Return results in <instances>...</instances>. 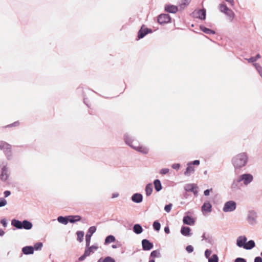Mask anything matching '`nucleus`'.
I'll return each instance as SVG.
<instances>
[{
    "label": "nucleus",
    "mask_w": 262,
    "mask_h": 262,
    "mask_svg": "<svg viewBox=\"0 0 262 262\" xmlns=\"http://www.w3.org/2000/svg\"><path fill=\"white\" fill-rule=\"evenodd\" d=\"M101 262H115V260L112 257L110 256H107L104 259L102 258Z\"/></svg>",
    "instance_id": "37998d69"
},
{
    "label": "nucleus",
    "mask_w": 262,
    "mask_h": 262,
    "mask_svg": "<svg viewBox=\"0 0 262 262\" xmlns=\"http://www.w3.org/2000/svg\"><path fill=\"white\" fill-rule=\"evenodd\" d=\"M19 125V121H15L12 124L8 125L6 127H13V126H17Z\"/></svg>",
    "instance_id": "8fccbe9b"
},
{
    "label": "nucleus",
    "mask_w": 262,
    "mask_h": 262,
    "mask_svg": "<svg viewBox=\"0 0 262 262\" xmlns=\"http://www.w3.org/2000/svg\"><path fill=\"white\" fill-rule=\"evenodd\" d=\"M98 247L96 245H93L92 246H86L84 252L82 255L79 257L78 261H81L84 260L86 258V257L89 256L91 254L94 253L96 251L98 250Z\"/></svg>",
    "instance_id": "20e7f679"
},
{
    "label": "nucleus",
    "mask_w": 262,
    "mask_h": 262,
    "mask_svg": "<svg viewBox=\"0 0 262 262\" xmlns=\"http://www.w3.org/2000/svg\"><path fill=\"white\" fill-rule=\"evenodd\" d=\"M118 196H119V193L117 192H116V193H113L112 198H117Z\"/></svg>",
    "instance_id": "680f3d73"
},
{
    "label": "nucleus",
    "mask_w": 262,
    "mask_h": 262,
    "mask_svg": "<svg viewBox=\"0 0 262 262\" xmlns=\"http://www.w3.org/2000/svg\"><path fill=\"white\" fill-rule=\"evenodd\" d=\"M189 3V0H181L180 6L183 8L185 6L188 5Z\"/></svg>",
    "instance_id": "c03bdc74"
},
{
    "label": "nucleus",
    "mask_w": 262,
    "mask_h": 262,
    "mask_svg": "<svg viewBox=\"0 0 262 262\" xmlns=\"http://www.w3.org/2000/svg\"><path fill=\"white\" fill-rule=\"evenodd\" d=\"M142 249L144 251H148L152 249L154 245L148 239H144L142 241Z\"/></svg>",
    "instance_id": "f3484780"
},
{
    "label": "nucleus",
    "mask_w": 262,
    "mask_h": 262,
    "mask_svg": "<svg viewBox=\"0 0 262 262\" xmlns=\"http://www.w3.org/2000/svg\"><path fill=\"white\" fill-rule=\"evenodd\" d=\"M248 161V155L245 152H242L235 155L231 159V163L235 170H240L246 166Z\"/></svg>",
    "instance_id": "f257e3e1"
},
{
    "label": "nucleus",
    "mask_w": 262,
    "mask_h": 262,
    "mask_svg": "<svg viewBox=\"0 0 262 262\" xmlns=\"http://www.w3.org/2000/svg\"><path fill=\"white\" fill-rule=\"evenodd\" d=\"M206 10L204 9L199 10L193 12L194 16L201 20H205L206 18Z\"/></svg>",
    "instance_id": "a211bd4d"
},
{
    "label": "nucleus",
    "mask_w": 262,
    "mask_h": 262,
    "mask_svg": "<svg viewBox=\"0 0 262 262\" xmlns=\"http://www.w3.org/2000/svg\"><path fill=\"white\" fill-rule=\"evenodd\" d=\"M203 214L206 215V213H210L212 211V205L209 202H205L201 207Z\"/></svg>",
    "instance_id": "2eb2a0df"
},
{
    "label": "nucleus",
    "mask_w": 262,
    "mask_h": 262,
    "mask_svg": "<svg viewBox=\"0 0 262 262\" xmlns=\"http://www.w3.org/2000/svg\"><path fill=\"white\" fill-rule=\"evenodd\" d=\"M242 184L241 181L239 180V178H237L236 179H234L231 185V189L233 191H236L241 189Z\"/></svg>",
    "instance_id": "dca6fc26"
},
{
    "label": "nucleus",
    "mask_w": 262,
    "mask_h": 262,
    "mask_svg": "<svg viewBox=\"0 0 262 262\" xmlns=\"http://www.w3.org/2000/svg\"><path fill=\"white\" fill-rule=\"evenodd\" d=\"M234 262H247L246 260L243 258L238 257L234 260Z\"/></svg>",
    "instance_id": "864d4df0"
},
{
    "label": "nucleus",
    "mask_w": 262,
    "mask_h": 262,
    "mask_svg": "<svg viewBox=\"0 0 262 262\" xmlns=\"http://www.w3.org/2000/svg\"><path fill=\"white\" fill-rule=\"evenodd\" d=\"M145 191L146 195L147 196H149L151 194L153 191V186L151 183H149L146 186Z\"/></svg>",
    "instance_id": "a878e982"
},
{
    "label": "nucleus",
    "mask_w": 262,
    "mask_h": 262,
    "mask_svg": "<svg viewBox=\"0 0 262 262\" xmlns=\"http://www.w3.org/2000/svg\"><path fill=\"white\" fill-rule=\"evenodd\" d=\"M181 233L185 236H189L192 235V233H190V228L185 226L182 227Z\"/></svg>",
    "instance_id": "5701e85b"
},
{
    "label": "nucleus",
    "mask_w": 262,
    "mask_h": 262,
    "mask_svg": "<svg viewBox=\"0 0 262 262\" xmlns=\"http://www.w3.org/2000/svg\"><path fill=\"white\" fill-rule=\"evenodd\" d=\"M257 213L254 210H249L247 213V221L250 225H255L257 224Z\"/></svg>",
    "instance_id": "6e6552de"
},
{
    "label": "nucleus",
    "mask_w": 262,
    "mask_h": 262,
    "mask_svg": "<svg viewBox=\"0 0 262 262\" xmlns=\"http://www.w3.org/2000/svg\"><path fill=\"white\" fill-rule=\"evenodd\" d=\"M225 14L229 17L230 21H232L233 19L235 16L234 13L230 9H229Z\"/></svg>",
    "instance_id": "72a5a7b5"
},
{
    "label": "nucleus",
    "mask_w": 262,
    "mask_h": 262,
    "mask_svg": "<svg viewBox=\"0 0 262 262\" xmlns=\"http://www.w3.org/2000/svg\"><path fill=\"white\" fill-rule=\"evenodd\" d=\"M195 188H194V190L192 191L191 192H192L193 193V194H194V195L195 196H197L198 195V190Z\"/></svg>",
    "instance_id": "0e129e2a"
},
{
    "label": "nucleus",
    "mask_w": 262,
    "mask_h": 262,
    "mask_svg": "<svg viewBox=\"0 0 262 262\" xmlns=\"http://www.w3.org/2000/svg\"><path fill=\"white\" fill-rule=\"evenodd\" d=\"M150 256L153 258L159 257L161 256V254L159 250H154L151 252Z\"/></svg>",
    "instance_id": "4c0bfd02"
},
{
    "label": "nucleus",
    "mask_w": 262,
    "mask_h": 262,
    "mask_svg": "<svg viewBox=\"0 0 262 262\" xmlns=\"http://www.w3.org/2000/svg\"><path fill=\"white\" fill-rule=\"evenodd\" d=\"M57 221L60 223L67 225L69 222V217L68 216L63 217L62 216H59L57 218Z\"/></svg>",
    "instance_id": "7c9ffc66"
},
{
    "label": "nucleus",
    "mask_w": 262,
    "mask_h": 262,
    "mask_svg": "<svg viewBox=\"0 0 262 262\" xmlns=\"http://www.w3.org/2000/svg\"><path fill=\"white\" fill-rule=\"evenodd\" d=\"M186 250L188 253H191L193 251V247L191 245H189L186 247Z\"/></svg>",
    "instance_id": "3c124183"
},
{
    "label": "nucleus",
    "mask_w": 262,
    "mask_h": 262,
    "mask_svg": "<svg viewBox=\"0 0 262 262\" xmlns=\"http://www.w3.org/2000/svg\"><path fill=\"white\" fill-rule=\"evenodd\" d=\"M202 240H206L207 241L209 238V236L208 237H206V234L204 233L203 235L202 236Z\"/></svg>",
    "instance_id": "052dcab7"
},
{
    "label": "nucleus",
    "mask_w": 262,
    "mask_h": 262,
    "mask_svg": "<svg viewBox=\"0 0 262 262\" xmlns=\"http://www.w3.org/2000/svg\"><path fill=\"white\" fill-rule=\"evenodd\" d=\"M212 189L211 188L210 189H206L204 191V194L205 196H208L209 195L210 191H211Z\"/></svg>",
    "instance_id": "5fc2aeb1"
},
{
    "label": "nucleus",
    "mask_w": 262,
    "mask_h": 262,
    "mask_svg": "<svg viewBox=\"0 0 262 262\" xmlns=\"http://www.w3.org/2000/svg\"><path fill=\"white\" fill-rule=\"evenodd\" d=\"M149 262H155V261L154 259H149Z\"/></svg>",
    "instance_id": "774afa93"
},
{
    "label": "nucleus",
    "mask_w": 262,
    "mask_h": 262,
    "mask_svg": "<svg viewBox=\"0 0 262 262\" xmlns=\"http://www.w3.org/2000/svg\"><path fill=\"white\" fill-rule=\"evenodd\" d=\"M133 231L137 234H139L143 232L142 226L139 224H135L133 227Z\"/></svg>",
    "instance_id": "c85d7f7f"
},
{
    "label": "nucleus",
    "mask_w": 262,
    "mask_h": 262,
    "mask_svg": "<svg viewBox=\"0 0 262 262\" xmlns=\"http://www.w3.org/2000/svg\"><path fill=\"white\" fill-rule=\"evenodd\" d=\"M96 228L95 226H91L89 228L88 231L85 235L86 246L90 245L91 236L96 232Z\"/></svg>",
    "instance_id": "f8f14e48"
},
{
    "label": "nucleus",
    "mask_w": 262,
    "mask_h": 262,
    "mask_svg": "<svg viewBox=\"0 0 262 262\" xmlns=\"http://www.w3.org/2000/svg\"><path fill=\"white\" fill-rule=\"evenodd\" d=\"M5 234V232L3 230L0 229V236H3Z\"/></svg>",
    "instance_id": "69168bd1"
},
{
    "label": "nucleus",
    "mask_w": 262,
    "mask_h": 262,
    "mask_svg": "<svg viewBox=\"0 0 262 262\" xmlns=\"http://www.w3.org/2000/svg\"><path fill=\"white\" fill-rule=\"evenodd\" d=\"M180 166H181V165L179 163H174L171 165V167L173 169H176L177 170H178L180 169Z\"/></svg>",
    "instance_id": "09e8293b"
},
{
    "label": "nucleus",
    "mask_w": 262,
    "mask_h": 262,
    "mask_svg": "<svg viewBox=\"0 0 262 262\" xmlns=\"http://www.w3.org/2000/svg\"><path fill=\"white\" fill-rule=\"evenodd\" d=\"M236 208V202L234 201H228L224 204L223 208V211L224 212H231L234 211Z\"/></svg>",
    "instance_id": "1a4fd4ad"
},
{
    "label": "nucleus",
    "mask_w": 262,
    "mask_h": 262,
    "mask_svg": "<svg viewBox=\"0 0 262 262\" xmlns=\"http://www.w3.org/2000/svg\"><path fill=\"white\" fill-rule=\"evenodd\" d=\"M4 194L5 197L7 198L10 195L11 192L9 190H6L4 191Z\"/></svg>",
    "instance_id": "6e6d98bb"
},
{
    "label": "nucleus",
    "mask_w": 262,
    "mask_h": 262,
    "mask_svg": "<svg viewBox=\"0 0 262 262\" xmlns=\"http://www.w3.org/2000/svg\"><path fill=\"white\" fill-rule=\"evenodd\" d=\"M172 206V204L170 203L168 205H166L164 207V210L167 212H169L171 210Z\"/></svg>",
    "instance_id": "a18cd8bd"
},
{
    "label": "nucleus",
    "mask_w": 262,
    "mask_h": 262,
    "mask_svg": "<svg viewBox=\"0 0 262 262\" xmlns=\"http://www.w3.org/2000/svg\"><path fill=\"white\" fill-rule=\"evenodd\" d=\"M169 170L168 168H162L160 171V173L165 174L169 172Z\"/></svg>",
    "instance_id": "603ef678"
},
{
    "label": "nucleus",
    "mask_w": 262,
    "mask_h": 262,
    "mask_svg": "<svg viewBox=\"0 0 262 262\" xmlns=\"http://www.w3.org/2000/svg\"><path fill=\"white\" fill-rule=\"evenodd\" d=\"M69 222L71 223H74L80 221L81 217L79 215H70L68 216Z\"/></svg>",
    "instance_id": "cd10ccee"
},
{
    "label": "nucleus",
    "mask_w": 262,
    "mask_h": 262,
    "mask_svg": "<svg viewBox=\"0 0 262 262\" xmlns=\"http://www.w3.org/2000/svg\"><path fill=\"white\" fill-rule=\"evenodd\" d=\"M200 163V162L199 160H196L192 162H188L187 164V167L185 171L184 172L185 176H190L195 171L194 165L198 166L199 165Z\"/></svg>",
    "instance_id": "0eeeda50"
},
{
    "label": "nucleus",
    "mask_w": 262,
    "mask_h": 262,
    "mask_svg": "<svg viewBox=\"0 0 262 262\" xmlns=\"http://www.w3.org/2000/svg\"><path fill=\"white\" fill-rule=\"evenodd\" d=\"M154 185L155 188L157 192L160 191L162 188L161 183L158 179H156L154 181Z\"/></svg>",
    "instance_id": "c756f323"
},
{
    "label": "nucleus",
    "mask_w": 262,
    "mask_h": 262,
    "mask_svg": "<svg viewBox=\"0 0 262 262\" xmlns=\"http://www.w3.org/2000/svg\"><path fill=\"white\" fill-rule=\"evenodd\" d=\"M254 262H262V258L259 256L256 257Z\"/></svg>",
    "instance_id": "4d7b16f0"
},
{
    "label": "nucleus",
    "mask_w": 262,
    "mask_h": 262,
    "mask_svg": "<svg viewBox=\"0 0 262 262\" xmlns=\"http://www.w3.org/2000/svg\"><path fill=\"white\" fill-rule=\"evenodd\" d=\"M196 188V186L193 184H186L185 187V190L186 191H190L191 192L192 191L194 190V188Z\"/></svg>",
    "instance_id": "f704fd0d"
},
{
    "label": "nucleus",
    "mask_w": 262,
    "mask_h": 262,
    "mask_svg": "<svg viewBox=\"0 0 262 262\" xmlns=\"http://www.w3.org/2000/svg\"><path fill=\"white\" fill-rule=\"evenodd\" d=\"M208 262H219V258L216 254H213L208 259Z\"/></svg>",
    "instance_id": "ea45409f"
},
{
    "label": "nucleus",
    "mask_w": 262,
    "mask_h": 262,
    "mask_svg": "<svg viewBox=\"0 0 262 262\" xmlns=\"http://www.w3.org/2000/svg\"><path fill=\"white\" fill-rule=\"evenodd\" d=\"M34 251V248L32 246H25L22 248V252L25 255L32 254Z\"/></svg>",
    "instance_id": "412c9836"
},
{
    "label": "nucleus",
    "mask_w": 262,
    "mask_h": 262,
    "mask_svg": "<svg viewBox=\"0 0 262 262\" xmlns=\"http://www.w3.org/2000/svg\"><path fill=\"white\" fill-rule=\"evenodd\" d=\"M200 28L202 31L207 34H214L215 33L214 31L207 28L203 25H200Z\"/></svg>",
    "instance_id": "393cba45"
},
{
    "label": "nucleus",
    "mask_w": 262,
    "mask_h": 262,
    "mask_svg": "<svg viewBox=\"0 0 262 262\" xmlns=\"http://www.w3.org/2000/svg\"><path fill=\"white\" fill-rule=\"evenodd\" d=\"M77 236V240L81 242L83 241V236H84V232L83 231H77L76 233Z\"/></svg>",
    "instance_id": "58836bf2"
},
{
    "label": "nucleus",
    "mask_w": 262,
    "mask_h": 262,
    "mask_svg": "<svg viewBox=\"0 0 262 262\" xmlns=\"http://www.w3.org/2000/svg\"><path fill=\"white\" fill-rule=\"evenodd\" d=\"M1 223L3 225V226L6 227L7 225V223L5 219H3L1 221Z\"/></svg>",
    "instance_id": "13d9d810"
},
{
    "label": "nucleus",
    "mask_w": 262,
    "mask_h": 262,
    "mask_svg": "<svg viewBox=\"0 0 262 262\" xmlns=\"http://www.w3.org/2000/svg\"><path fill=\"white\" fill-rule=\"evenodd\" d=\"M261 57L259 54H257L255 57H252L250 58L247 59L245 58L246 60H248L249 62L253 63L255 62L258 59Z\"/></svg>",
    "instance_id": "e433bc0d"
},
{
    "label": "nucleus",
    "mask_w": 262,
    "mask_h": 262,
    "mask_svg": "<svg viewBox=\"0 0 262 262\" xmlns=\"http://www.w3.org/2000/svg\"><path fill=\"white\" fill-rule=\"evenodd\" d=\"M212 253V251L209 249H207L205 251V256L207 258H209V256H210Z\"/></svg>",
    "instance_id": "de8ad7c7"
},
{
    "label": "nucleus",
    "mask_w": 262,
    "mask_h": 262,
    "mask_svg": "<svg viewBox=\"0 0 262 262\" xmlns=\"http://www.w3.org/2000/svg\"><path fill=\"white\" fill-rule=\"evenodd\" d=\"M226 2H228L231 6L234 5V1L233 0H225Z\"/></svg>",
    "instance_id": "e2e57ef3"
},
{
    "label": "nucleus",
    "mask_w": 262,
    "mask_h": 262,
    "mask_svg": "<svg viewBox=\"0 0 262 262\" xmlns=\"http://www.w3.org/2000/svg\"><path fill=\"white\" fill-rule=\"evenodd\" d=\"M152 31L150 29L145 27L144 25H142L138 33V37L139 39L143 38L148 33H152Z\"/></svg>",
    "instance_id": "ddd939ff"
},
{
    "label": "nucleus",
    "mask_w": 262,
    "mask_h": 262,
    "mask_svg": "<svg viewBox=\"0 0 262 262\" xmlns=\"http://www.w3.org/2000/svg\"><path fill=\"white\" fill-rule=\"evenodd\" d=\"M115 240H116V238L114 235H108L105 239L104 244L107 245L111 243L114 242L115 241Z\"/></svg>",
    "instance_id": "2f4dec72"
},
{
    "label": "nucleus",
    "mask_w": 262,
    "mask_h": 262,
    "mask_svg": "<svg viewBox=\"0 0 262 262\" xmlns=\"http://www.w3.org/2000/svg\"><path fill=\"white\" fill-rule=\"evenodd\" d=\"M1 166V170L0 179L3 182H6L8 180L10 175L8 167H7V164L6 162H3Z\"/></svg>",
    "instance_id": "423d86ee"
},
{
    "label": "nucleus",
    "mask_w": 262,
    "mask_h": 262,
    "mask_svg": "<svg viewBox=\"0 0 262 262\" xmlns=\"http://www.w3.org/2000/svg\"><path fill=\"white\" fill-rule=\"evenodd\" d=\"M183 222L184 224L187 225H193L194 224V220L190 216L187 215L183 217Z\"/></svg>",
    "instance_id": "4be33fe9"
},
{
    "label": "nucleus",
    "mask_w": 262,
    "mask_h": 262,
    "mask_svg": "<svg viewBox=\"0 0 262 262\" xmlns=\"http://www.w3.org/2000/svg\"><path fill=\"white\" fill-rule=\"evenodd\" d=\"M123 140L125 144L132 148L137 142L135 141V138L128 133L124 134Z\"/></svg>",
    "instance_id": "9d476101"
},
{
    "label": "nucleus",
    "mask_w": 262,
    "mask_h": 262,
    "mask_svg": "<svg viewBox=\"0 0 262 262\" xmlns=\"http://www.w3.org/2000/svg\"><path fill=\"white\" fill-rule=\"evenodd\" d=\"M0 149L2 150L8 160L12 158L11 145L7 142L1 141H0Z\"/></svg>",
    "instance_id": "7ed1b4c3"
},
{
    "label": "nucleus",
    "mask_w": 262,
    "mask_h": 262,
    "mask_svg": "<svg viewBox=\"0 0 262 262\" xmlns=\"http://www.w3.org/2000/svg\"><path fill=\"white\" fill-rule=\"evenodd\" d=\"M247 241V238L245 235L239 236L236 239V245L238 247L244 248Z\"/></svg>",
    "instance_id": "6ab92c4d"
},
{
    "label": "nucleus",
    "mask_w": 262,
    "mask_h": 262,
    "mask_svg": "<svg viewBox=\"0 0 262 262\" xmlns=\"http://www.w3.org/2000/svg\"><path fill=\"white\" fill-rule=\"evenodd\" d=\"M164 231L166 234H169L170 233V230L168 226H166L164 228Z\"/></svg>",
    "instance_id": "bf43d9fd"
},
{
    "label": "nucleus",
    "mask_w": 262,
    "mask_h": 262,
    "mask_svg": "<svg viewBox=\"0 0 262 262\" xmlns=\"http://www.w3.org/2000/svg\"><path fill=\"white\" fill-rule=\"evenodd\" d=\"M170 17L168 14H162L158 16V22L160 24H164L169 23L170 21Z\"/></svg>",
    "instance_id": "4468645a"
},
{
    "label": "nucleus",
    "mask_w": 262,
    "mask_h": 262,
    "mask_svg": "<svg viewBox=\"0 0 262 262\" xmlns=\"http://www.w3.org/2000/svg\"><path fill=\"white\" fill-rule=\"evenodd\" d=\"M42 243L40 242L36 243L34 245L33 248H34V250H40L41 249L42 247Z\"/></svg>",
    "instance_id": "79ce46f5"
},
{
    "label": "nucleus",
    "mask_w": 262,
    "mask_h": 262,
    "mask_svg": "<svg viewBox=\"0 0 262 262\" xmlns=\"http://www.w3.org/2000/svg\"><path fill=\"white\" fill-rule=\"evenodd\" d=\"M133 149L143 155L147 154L149 150V148L147 146L141 145L138 142L135 144V145L133 146Z\"/></svg>",
    "instance_id": "9b49d317"
},
{
    "label": "nucleus",
    "mask_w": 262,
    "mask_h": 262,
    "mask_svg": "<svg viewBox=\"0 0 262 262\" xmlns=\"http://www.w3.org/2000/svg\"><path fill=\"white\" fill-rule=\"evenodd\" d=\"M165 10L171 13H175L178 11V8L177 6L174 5H166L165 7Z\"/></svg>",
    "instance_id": "b1692460"
},
{
    "label": "nucleus",
    "mask_w": 262,
    "mask_h": 262,
    "mask_svg": "<svg viewBox=\"0 0 262 262\" xmlns=\"http://www.w3.org/2000/svg\"><path fill=\"white\" fill-rule=\"evenodd\" d=\"M7 204V201L3 198H0V207L5 206Z\"/></svg>",
    "instance_id": "49530a36"
},
{
    "label": "nucleus",
    "mask_w": 262,
    "mask_h": 262,
    "mask_svg": "<svg viewBox=\"0 0 262 262\" xmlns=\"http://www.w3.org/2000/svg\"><path fill=\"white\" fill-rule=\"evenodd\" d=\"M219 9L221 12L225 14L229 8L224 3H221L219 5Z\"/></svg>",
    "instance_id": "473e14b6"
},
{
    "label": "nucleus",
    "mask_w": 262,
    "mask_h": 262,
    "mask_svg": "<svg viewBox=\"0 0 262 262\" xmlns=\"http://www.w3.org/2000/svg\"><path fill=\"white\" fill-rule=\"evenodd\" d=\"M112 248H113V249H116V248H118V246H117V245H113L112 246Z\"/></svg>",
    "instance_id": "338daca9"
},
{
    "label": "nucleus",
    "mask_w": 262,
    "mask_h": 262,
    "mask_svg": "<svg viewBox=\"0 0 262 262\" xmlns=\"http://www.w3.org/2000/svg\"><path fill=\"white\" fill-rule=\"evenodd\" d=\"M253 65L255 68L260 76L262 78V67L258 63H253Z\"/></svg>",
    "instance_id": "c9c22d12"
},
{
    "label": "nucleus",
    "mask_w": 262,
    "mask_h": 262,
    "mask_svg": "<svg viewBox=\"0 0 262 262\" xmlns=\"http://www.w3.org/2000/svg\"><path fill=\"white\" fill-rule=\"evenodd\" d=\"M11 225L17 229L30 230L33 227L32 223L28 220L21 222L16 219H13L11 221Z\"/></svg>",
    "instance_id": "f03ea898"
},
{
    "label": "nucleus",
    "mask_w": 262,
    "mask_h": 262,
    "mask_svg": "<svg viewBox=\"0 0 262 262\" xmlns=\"http://www.w3.org/2000/svg\"><path fill=\"white\" fill-rule=\"evenodd\" d=\"M132 201L136 203H140L143 201V195L140 193H136L131 197Z\"/></svg>",
    "instance_id": "aec40b11"
},
{
    "label": "nucleus",
    "mask_w": 262,
    "mask_h": 262,
    "mask_svg": "<svg viewBox=\"0 0 262 262\" xmlns=\"http://www.w3.org/2000/svg\"><path fill=\"white\" fill-rule=\"evenodd\" d=\"M238 178L239 180L241 181L242 185L244 186L249 185L254 179L253 176L252 174L249 173H245L239 175Z\"/></svg>",
    "instance_id": "39448f33"
},
{
    "label": "nucleus",
    "mask_w": 262,
    "mask_h": 262,
    "mask_svg": "<svg viewBox=\"0 0 262 262\" xmlns=\"http://www.w3.org/2000/svg\"><path fill=\"white\" fill-rule=\"evenodd\" d=\"M255 246V242L253 240H250L248 242H246L244 249L246 250H250L253 248Z\"/></svg>",
    "instance_id": "bb28decb"
},
{
    "label": "nucleus",
    "mask_w": 262,
    "mask_h": 262,
    "mask_svg": "<svg viewBox=\"0 0 262 262\" xmlns=\"http://www.w3.org/2000/svg\"><path fill=\"white\" fill-rule=\"evenodd\" d=\"M153 228L156 231H158L160 229L161 225L158 221H155L153 223Z\"/></svg>",
    "instance_id": "a19ab883"
}]
</instances>
